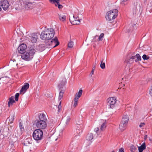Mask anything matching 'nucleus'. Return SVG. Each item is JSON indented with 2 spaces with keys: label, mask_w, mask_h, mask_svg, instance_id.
Returning a JSON list of instances; mask_svg holds the SVG:
<instances>
[{
  "label": "nucleus",
  "mask_w": 152,
  "mask_h": 152,
  "mask_svg": "<svg viewBox=\"0 0 152 152\" xmlns=\"http://www.w3.org/2000/svg\"><path fill=\"white\" fill-rule=\"evenodd\" d=\"M38 119L35 120V122L36 126L38 129H45L47 126L46 121L47 120L45 114L43 113L38 114Z\"/></svg>",
  "instance_id": "nucleus-1"
},
{
  "label": "nucleus",
  "mask_w": 152,
  "mask_h": 152,
  "mask_svg": "<svg viewBox=\"0 0 152 152\" xmlns=\"http://www.w3.org/2000/svg\"><path fill=\"white\" fill-rule=\"evenodd\" d=\"M54 34V30L53 28H50L45 29L41 33L40 37L43 40H50L53 38Z\"/></svg>",
  "instance_id": "nucleus-2"
},
{
  "label": "nucleus",
  "mask_w": 152,
  "mask_h": 152,
  "mask_svg": "<svg viewBox=\"0 0 152 152\" xmlns=\"http://www.w3.org/2000/svg\"><path fill=\"white\" fill-rule=\"evenodd\" d=\"M35 52V50L33 48L31 47L27 51H25L22 54L21 58L26 61H29L33 58V55Z\"/></svg>",
  "instance_id": "nucleus-3"
},
{
  "label": "nucleus",
  "mask_w": 152,
  "mask_h": 152,
  "mask_svg": "<svg viewBox=\"0 0 152 152\" xmlns=\"http://www.w3.org/2000/svg\"><path fill=\"white\" fill-rule=\"evenodd\" d=\"M45 42L46 47L48 48H54L59 44V42L56 37H55L54 39H52L51 40L46 41Z\"/></svg>",
  "instance_id": "nucleus-4"
},
{
  "label": "nucleus",
  "mask_w": 152,
  "mask_h": 152,
  "mask_svg": "<svg viewBox=\"0 0 152 152\" xmlns=\"http://www.w3.org/2000/svg\"><path fill=\"white\" fill-rule=\"evenodd\" d=\"M118 12L117 9H113L108 11L106 13L105 17L107 20L110 22L112 20L114 19L118 15Z\"/></svg>",
  "instance_id": "nucleus-5"
},
{
  "label": "nucleus",
  "mask_w": 152,
  "mask_h": 152,
  "mask_svg": "<svg viewBox=\"0 0 152 152\" xmlns=\"http://www.w3.org/2000/svg\"><path fill=\"white\" fill-rule=\"evenodd\" d=\"M129 120L128 116L127 115H124L119 126V128L121 131H123L126 129Z\"/></svg>",
  "instance_id": "nucleus-6"
},
{
  "label": "nucleus",
  "mask_w": 152,
  "mask_h": 152,
  "mask_svg": "<svg viewBox=\"0 0 152 152\" xmlns=\"http://www.w3.org/2000/svg\"><path fill=\"white\" fill-rule=\"evenodd\" d=\"M43 132L42 130L39 129H35L33 133V138L39 142V141L41 140L43 138Z\"/></svg>",
  "instance_id": "nucleus-7"
},
{
  "label": "nucleus",
  "mask_w": 152,
  "mask_h": 152,
  "mask_svg": "<svg viewBox=\"0 0 152 152\" xmlns=\"http://www.w3.org/2000/svg\"><path fill=\"white\" fill-rule=\"evenodd\" d=\"M12 1L13 2H11L10 4L12 9H15L16 10L22 9L23 6L20 0H12Z\"/></svg>",
  "instance_id": "nucleus-8"
},
{
  "label": "nucleus",
  "mask_w": 152,
  "mask_h": 152,
  "mask_svg": "<svg viewBox=\"0 0 152 152\" xmlns=\"http://www.w3.org/2000/svg\"><path fill=\"white\" fill-rule=\"evenodd\" d=\"M24 7L26 10H29L33 9L35 7V3L31 2L30 0H26L24 1Z\"/></svg>",
  "instance_id": "nucleus-9"
},
{
  "label": "nucleus",
  "mask_w": 152,
  "mask_h": 152,
  "mask_svg": "<svg viewBox=\"0 0 152 152\" xmlns=\"http://www.w3.org/2000/svg\"><path fill=\"white\" fill-rule=\"evenodd\" d=\"M82 92V89H80L78 92H77L76 94L74 99V103L73 104V106L75 107L77 105L78 101L79 98L81 96Z\"/></svg>",
  "instance_id": "nucleus-10"
},
{
  "label": "nucleus",
  "mask_w": 152,
  "mask_h": 152,
  "mask_svg": "<svg viewBox=\"0 0 152 152\" xmlns=\"http://www.w3.org/2000/svg\"><path fill=\"white\" fill-rule=\"evenodd\" d=\"M107 105L109 108H113L115 106V104L116 103V99L113 97H111L107 99Z\"/></svg>",
  "instance_id": "nucleus-11"
},
{
  "label": "nucleus",
  "mask_w": 152,
  "mask_h": 152,
  "mask_svg": "<svg viewBox=\"0 0 152 152\" xmlns=\"http://www.w3.org/2000/svg\"><path fill=\"white\" fill-rule=\"evenodd\" d=\"M69 20L73 25L79 24L80 22L78 17H76L74 15L69 18Z\"/></svg>",
  "instance_id": "nucleus-12"
},
{
  "label": "nucleus",
  "mask_w": 152,
  "mask_h": 152,
  "mask_svg": "<svg viewBox=\"0 0 152 152\" xmlns=\"http://www.w3.org/2000/svg\"><path fill=\"white\" fill-rule=\"evenodd\" d=\"M93 134L92 133H89L86 137V145L88 146L92 142L91 140L93 139Z\"/></svg>",
  "instance_id": "nucleus-13"
},
{
  "label": "nucleus",
  "mask_w": 152,
  "mask_h": 152,
  "mask_svg": "<svg viewBox=\"0 0 152 152\" xmlns=\"http://www.w3.org/2000/svg\"><path fill=\"white\" fill-rule=\"evenodd\" d=\"M1 6L4 10H6L10 6V4L7 0H3L1 2Z\"/></svg>",
  "instance_id": "nucleus-14"
},
{
  "label": "nucleus",
  "mask_w": 152,
  "mask_h": 152,
  "mask_svg": "<svg viewBox=\"0 0 152 152\" xmlns=\"http://www.w3.org/2000/svg\"><path fill=\"white\" fill-rule=\"evenodd\" d=\"M26 45L24 44H22L18 47V50L20 53L22 54L26 51Z\"/></svg>",
  "instance_id": "nucleus-15"
},
{
  "label": "nucleus",
  "mask_w": 152,
  "mask_h": 152,
  "mask_svg": "<svg viewBox=\"0 0 152 152\" xmlns=\"http://www.w3.org/2000/svg\"><path fill=\"white\" fill-rule=\"evenodd\" d=\"M38 36L36 34L34 33L31 34V36H29L28 39L32 43H35L37 40Z\"/></svg>",
  "instance_id": "nucleus-16"
},
{
  "label": "nucleus",
  "mask_w": 152,
  "mask_h": 152,
  "mask_svg": "<svg viewBox=\"0 0 152 152\" xmlns=\"http://www.w3.org/2000/svg\"><path fill=\"white\" fill-rule=\"evenodd\" d=\"M47 48L46 47V45L44 44H40L38 45L37 46L36 49L39 52H42L46 48Z\"/></svg>",
  "instance_id": "nucleus-17"
},
{
  "label": "nucleus",
  "mask_w": 152,
  "mask_h": 152,
  "mask_svg": "<svg viewBox=\"0 0 152 152\" xmlns=\"http://www.w3.org/2000/svg\"><path fill=\"white\" fill-rule=\"evenodd\" d=\"M29 86V84L28 83H25L24 85H23L20 91V94L23 93L24 94L28 88Z\"/></svg>",
  "instance_id": "nucleus-18"
},
{
  "label": "nucleus",
  "mask_w": 152,
  "mask_h": 152,
  "mask_svg": "<svg viewBox=\"0 0 152 152\" xmlns=\"http://www.w3.org/2000/svg\"><path fill=\"white\" fill-rule=\"evenodd\" d=\"M15 147L14 146V142L11 143L10 142V144L7 149L8 152H13L15 150Z\"/></svg>",
  "instance_id": "nucleus-19"
},
{
  "label": "nucleus",
  "mask_w": 152,
  "mask_h": 152,
  "mask_svg": "<svg viewBox=\"0 0 152 152\" xmlns=\"http://www.w3.org/2000/svg\"><path fill=\"white\" fill-rule=\"evenodd\" d=\"M139 152H142L146 148V145L145 142H144L141 145L140 147H138Z\"/></svg>",
  "instance_id": "nucleus-20"
},
{
  "label": "nucleus",
  "mask_w": 152,
  "mask_h": 152,
  "mask_svg": "<svg viewBox=\"0 0 152 152\" xmlns=\"http://www.w3.org/2000/svg\"><path fill=\"white\" fill-rule=\"evenodd\" d=\"M15 102V101L14 99V96H12L9 98V101L8 102V105L9 107L10 106H12L13 104Z\"/></svg>",
  "instance_id": "nucleus-21"
},
{
  "label": "nucleus",
  "mask_w": 152,
  "mask_h": 152,
  "mask_svg": "<svg viewBox=\"0 0 152 152\" xmlns=\"http://www.w3.org/2000/svg\"><path fill=\"white\" fill-rule=\"evenodd\" d=\"M59 19L61 21H64L66 20V17L63 14H58Z\"/></svg>",
  "instance_id": "nucleus-22"
},
{
  "label": "nucleus",
  "mask_w": 152,
  "mask_h": 152,
  "mask_svg": "<svg viewBox=\"0 0 152 152\" xmlns=\"http://www.w3.org/2000/svg\"><path fill=\"white\" fill-rule=\"evenodd\" d=\"M14 119V115L10 116L9 118H7V120H8L9 122H8V123H9L11 124L13 123V121Z\"/></svg>",
  "instance_id": "nucleus-23"
},
{
  "label": "nucleus",
  "mask_w": 152,
  "mask_h": 152,
  "mask_svg": "<svg viewBox=\"0 0 152 152\" xmlns=\"http://www.w3.org/2000/svg\"><path fill=\"white\" fill-rule=\"evenodd\" d=\"M66 81L65 80H64V81H63L61 82V83L59 84L58 85V87L59 89H60L61 88H63V86H64V85L66 84Z\"/></svg>",
  "instance_id": "nucleus-24"
},
{
  "label": "nucleus",
  "mask_w": 152,
  "mask_h": 152,
  "mask_svg": "<svg viewBox=\"0 0 152 152\" xmlns=\"http://www.w3.org/2000/svg\"><path fill=\"white\" fill-rule=\"evenodd\" d=\"M71 120V118L69 116H67L65 121V123L66 126H68L69 124L70 121Z\"/></svg>",
  "instance_id": "nucleus-25"
},
{
  "label": "nucleus",
  "mask_w": 152,
  "mask_h": 152,
  "mask_svg": "<svg viewBox=\"0 0 152 152\" xmlns=\"http://www.w3.org/2000/svg\"><path fill=\"white\" fill-rule=\"evenodd\" d=\"M101 68L102 69H104L105 67V65L104 62H103V59H102L101 61V64L100 65Z\"/></svg>",
  "instance_id": "nucleus-26"
},
{
  "label": "nucleus",
  "mask_w": 152,
  "mask_h": 152,
  "mask_svg": "<svg viewBox=\"0 0 152 152\" xmlns=\"http://www.w3.org/2000/svg\"><path fill=\"white\" fill-rule=\"evenodd\" d=\"M64 92L63 91V90H61L59 92V96L58 98V100L59 101H60L62 98L63 97V94H64Z\"/></svg>",
  "instance_id": "nucleus-27"
},
{
  "label": "nucleus",
  "mask_w": 152,
  "mask_h": 152,
  "mask_svg": "<svg viewBox=\"0 0 152 152\" xmlns=\"http://www.w3.org/2000/svg\"><path fill=\"white\" fill-rule=\"evenodd\" d=\"M136 57L137 58V59L135 60L136 62H137L138 61H140L141 59L140 56L138 53L136 54Z\"/></svg>",
  "instance_id": "nucleus-28"
},
{
  "label": "nucleus",
  "mask_w": 152,
  "mask_h": 152,
  "mask_svg": "<svg viewBox=\"0 0 152 152\" xmlns=\"http://www.w3.org/2000/svg\"><path fill=\"white\" fill-rule=\"evenodd\" d=\"M106 127V125L105 123H103L101 125L100 129L102 131H104V130Z\"/></svg>",
  "instance_id": "nucleus-29"
},
{
  "label": "nucleus",
  "mask_w": 152,
  "mask_h": 152,
  "mask_svg": "<svg viewBox=\"0 0 152 152\" xmlns=\"http://www.w3.org/2000/svg\"><path fill=\"white\" fill-rule=\"evenodd\" d=\"M55 4V5L56 7H58L59 9H61L63 7V6L61 4H60L59 2H58V3H55L54 4Z\"/></svg>",
  "instance_id": "nucleus-30"
},
{
  "label": "nucleus",
  "mask_w": 152,
  "mask_h": 152,
  "mask_svg": "<svg viewBox=\"0 0 152 152\" xmlns=\"http://www.w3.org/2000/svg\"><path fill=\"white\" fill-rule=\"evenodd\" d=\"M136 150V148L134 145H132L130 147V150L131 152H134Z\"/></svg>",
  "instance_id": "nucleus-31"
},
{
  "label": "nucleus",
  "mask_w": 152,
  "mask_h": 152,
  "mask_svg": "<svg viewBox=\"0 0 152 152\" xmlns=\"http://www.w3.org/2000/svg\"><path fill=\"white\" fill-rule=\"evenodd\" d=\"M27 144H31V143H30L29 142V139H26V140L24 141V142L23 143V144L25 145H27Z\"/></svg>",
  "instance_id": "nucleus-32"
},
{
  "label": "nucleus",
  "mask_w": 152,
  "mask_h": 152,
  "mask_svg": "<svg viewBox=\"0 0 152 152\" xmlns=\"http://www.w3.org/2000/svg\"><path fill=\"white\" fill-rule=\"evenodd\" d=\"M142 58L144 60H148L150 58L149 56H147L145 54H144L142 56Z\"/></svg>",
  "instance_id": "nucleus-33"
},
{
  "label": "nucleus",
  "mask_w": 152,
  "mask_h": 152,
  "mask_svg": "<svg viewBox=\"0 0 152 152\" xmlns=\"http://www.w3.org/2000/svg\"><path fill=\"white\" fill-rule=\"evenodd\" d=\"M104 33H102L99 36V37L98 39V41H102V38H103V37H104Z\"/></svg>",
  "instance_id": "nucleus-34"
},
{
  "label": "nucleus",
  "mask_w": 152,
  "mask_h": 152,
  "mask_svg": "<svg viewBox=\"0 0 152 152\" xmlns=\"http://www.w3.org/2000/svg\"><path fill=\"white\" fill-rule=\"evenodd\" d=\"M68 46L69 48H72L73 47V42L72 41H70L68 43Z\"/></svg>",
  "instance_id": "nucleus-35"
},
{
  "label": "nucleus",
  "mask_w": 152,
  "mask_h": 152,
  "mask_svg": "<svg viewBox=\"0 0 152 152\" xmlns=\"http://www.w3.org/2000/svg\"><path fill=\"white\" fill-rule=\"evenodd\" d=\"M19 96V94L18 93H16L15 95V101H17L18 100V98Z\"/></svg>",
  "instance_id": "nucleus-36"
},
{
  "label": "nucleus",
  "mask_w": 152,
  "mask_h": 152,
  "mask_svg": "<svg viewBox=\"0 0 152 152\" xmlns=\"http://www.w3.org/2000/svg\"><path fill=\"white\" fill-rule=\"evenodd\" d=\"M61 0H52L51 1V3L53 4H55V3H58Z\"/></svg>",
  "instance_id": "nucleus-37"
},
{
  "label": "nucleus",
  "mask_w": 152,
  "mask_h": 152,
  "mask_svg": "<svg viewBox=\"0 0 152 152\" xmlns=\"http://www.w3.org/2000/svg\"><path fill=\"white\" fill-rule=\"evenodd\" d=\"M19 126H20V129L22 131H24V128H23V126L22 125V124L20 122V123H19Z\"/></svg>",
  "instance_id": "nucleus-38"
},
{
  "label": "nucleus",
  "mask_w": 152,
  "mask_h": 152,
  "mask_svg": "<svg viewBox=\"0 0 152 152\" xmlns=\"http://www.w3.org/2000/svg\"><path fill=\"white\" fill-rule=\"evenodd\" d=\"M58 111L59 112L61 108V101H60L59 104V105L58 107Z\"/></svg>",
  "instance_id": "nucleus-39"
},
{
  "label": "nucleus",
  "mask_w": 152,
  "mask_h": 152,
  "mask_svg": "<svg viewBox=\"0 0 152 152\" xmlns=\"http://www.w3.org/2000/svg\"><path fill=\"white\" fill-rule=\"evenodd\" d=\"M133 14H136L137 12V6H134V7L133 9Z\"/></svg>",
  "instance_id": "nucleus-40"
},
{
  "label": "nucleus",
  "mask_w": 152,
  "mask_h": 152,
  "mask_svg": "<svg viewBox=\"0 0 152 152\" xmlns=\"http://www.w3.org/2000/svg\"><path fill=\"white\" fill-rule=\"evenodd\" d=\"M145 125V123H141L140 125H139V127L140 128L144 126Z\"/></svg>",
  "instance_id": "nucleus-41"
},
{
  "label": "nucleus",
  "mask_w": 152,
  "mask_h": 152,
  "mask_svg": "<svg viewBox=\"0 0 152 152\" xmlns=\"http://www.w3.org/2000/svg\"><path fill=\"white\" fill-rule=\"evenodd\" d=\"M136 58V56H131L130 57V59H129V62H130V61H131V60H133V59H135Z\"/></svg>",
  "instance_id": "nucleus-42"
},
{
  "label": "nucleus",
  "mask_w": 152,
  "mask_h": 152,
  "mask_svg": "<svg viewBox=\"0 0 152 152\" xmlns=\"http://www.w3.org/2000/svg\"><path fill=\"white\" fill-rule=\"evenodd\" d=\"M77 132L78 133L79 135L80 136V134L82 132V130H77Z\"/></svg>",
  "instance_id": "nucleus-43"
},
{
  "label": "nucleus",
  "mask_w": 152,
  "mask_h": 152,
  "mask_svg": "<svg viewBox=\"0 0 152 152\" xmlns=\"http://www.w3.org/2000/svg\"><path fill=\"white\" fill-rule=\"evenodd\" d=\"M99 131V129L98 127H96L94 129V131L96 133H97Z\"/></svg>",
  "instance_id": "nucleus-44"
},
{
  "label": "nucleus",
  "mask_w": 152,
  "mask_h": 152,
  "mask_svg": "<svg viewBox=\"0 0 152 152\" xmlns=\"http://www.w3.org/2000/svg\"><path fill=\"white\" fill-rule=\"evenodd\" d=\"M119 152H124V148H120L119 150Z\"/></svg>",
  "instance_id": "nucleus-45"
},
{
  "label": "nucleus",
  "mask_w": 152,
  "mask_h": 152,
  "mask_svg": "<svg viewBox=\"0 0 152 152\" xmlns=\"http://www.w3.org/2000/svg\"><path fill=\"white\" fill-rule=\"evenodd\" d=\"M150 95L152 96V85L151 87V89H150Z\"/></svg>",
  "instance_id": "nucleus-46"
},
{
  "label": "nucleus",
  "mask_w": 152,
  "mask_h": 152,
  "mask_svg": "<svg viewBox=\"0 0 152 152\" xmlns=\"http://www.w3.org/2000/svg\"><path fill=\"white\" fill-rule=\"evenodd\" d=\"M94 69H92L91 72L89 74V76L91 77L92 76V75L93 74L94 72Z\"/></svg>",
  "instance_id": "nucleus-47"
},
{
  "label": "nucleus",
  "mask_w": 152,
  "mask_h": 152,
  "mask_svg": "<svg viewBox=\"0 0 152 152\" xmlns=\"http://www.w3.org/2000/svg\"><path fill=\"white\" fill-rule=\"evenodd\" d=\"M147 135H145V136H144V139L145 140L146 138H147Z\"/></svg>",
  "instance_id": "nucleus-48"
},
{
  "label": "nucleus",
  "mask_w": 152,
  "mask_h": 152,
  "mask_svg": "<svg viewBox=\"0 0 152 152\" xmlns=\"http://www.w3.org/2000/svg\"><path fill=\"white\" fill-rule=\"evenodd\" d=\"M76 123L78 125H80V124H81V122L80 123H78L77 122V121H76Z\"/></svg>",
  "instance_id": "nucleus-49"
},
{
  "label": "nucleus",
  "mask_w": 152,
  "mask_h": 152,
  "mask_svg": "<svg viewBox=\"0 0 152 152\" xmlns=\"http://www.w3.org/2000/svg\"><path fill=\"white\" fill-rule=\"evenodd\" d=\"M95 69V67H94L92 69H94H94Z\"/></svg>",
  "instance_id": "nucleus-50"
},
{
  "label": "nucleus",
  "mask_w": 152,
  "mask_h": 152,
  "mask_svg": "<svg viewBox=\"0 0 152 152\" xmlns=\"http://www.w3.org/2000/svg\"><path fill=\"white\" fill-rule=\"evenodd\" d=\"M136 25L135 24H134L133 25H132V27H134V26H135Z\"/></svg>",
  "instance_id": "nucleus-51"
},
{
  "label": "nucleus",
  "mask_w": 152,
  "mask_h": 152,
  "mask_svg": "<svg viewBox=\"0 0 152 152\" xmlns=\"http://www.w3.org/2000/svg\"><path fill=\"white\" fill-rule=\"evenodd\" d=\"M50 3H51V1L52 0H49Z\"/></svg>",
  "instance_id": "nucleus-52"
},
{
  "label": "nucleus",
  "mask_w": 152,
  "mask_h": 152,
  "mask_svg": "<svg viewBox=\"0 0 152 152\" xmlns=\"http://www.w3.org/2000/svg\"><path fill=\"white\" fill-rule=\"evenodd\" d=\"M131 31V30H130L129 31H128L129 32L130 31Z\"/></svg>",
  "instance_id": "nucleus-53"
},
{
  "label": "nucleus",
  "mask_w": 152,
  "mask_h": 152,
  "mask_svg": "<svg viewBox=\"0 0 152 152\" xmlns=\"http://www.w3.org/2000/svg\"><path fill=\"white\" fill-rule=\"evenodd\" d=\"M0 7H1V5H0Z\"/></svg>",
  "instance_id": "nucleus-54"
},
{
  "label": "nucleus",
  "mask_w": 152,
  "mask_h": 152,
  "mask_svg": "<svg viewBox=\"0 0 152 152\" xmlns=\"http://www.w3.org/2000/svg\"><path fill=\"white\" fill-rule=\"evenodd\" d=\"M1 79V78H0V80Z\"/></svg>",
  "instance_id": "nucleus-55"
}]
</instances>
